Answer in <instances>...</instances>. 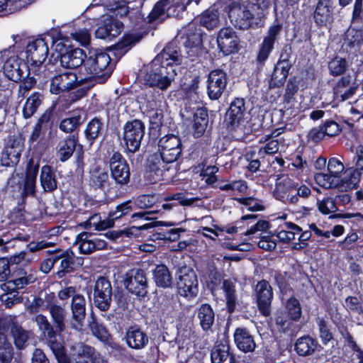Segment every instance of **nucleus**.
I'll return each instance as SVG.
<instances>
[{
    "label": "nucleus",
    "instance_id": "6ab92c4d",
    "mask_svg": "<svg viewBox=\"0 0 363 363\" xmlns=\"http://www.w3.org/2000/svg\"><path fill=\"white\" fill-rule=\"evenodd\" d=\"M336 6L333 0H318L313 13V19L317 27L330 26L336 16Z\"/></svg>",
    "mask_w": 363,
    "mask_h": 363
},
{
    "label": "nucleus",
    "instance_id": "a878e982",
    "mask_svg": "<svg viewBox=\"0 0 363 363\" xmlns=\"http://www.w3.org/2000/svg\"><path fill=\"white\" fill-rule=\"evenodd\" d=\"M9 332L13 340H28L30 338L29 332L11 318H0V340H8Z\"/></svg>",
    "mask_w": 363,
    "mask_h": 363
},
{
    "label": "nucleus",
    "instance_id": "58836bf2",
    "mask_svg": "<svg viewBox=\"0 0 363 363\" xmlns=\"http://www.w3.org/2000/svg\"><path fill=\"white\" fill-rule=\"evenodd\" d=\"M40 163L38 160H35L33 157L28 160L26 168L23 186L37 190L36 183L37 177L39 173Z\"/></svg>",
    "mask_w": 363,
    "mask_h": 363
},
{
    "label": "nucleus",
    "instance_id": "13d9d810",
    "mask_svg": "<svg viewBox=\"0 0 363 363\" xmlns=\"http://www.w3.org/2000/svg\"><path fill=\"white\" fill-rule=\"evenodd\" d=\"M91 236V233L89 232H82L77 235V240L80 242L79 248L81 253L89 255L96 251L92 239H90Z\"/></svg>",
    "mask_w": 363,
    "mask_h": 363
},
{
    "label": "nucleus",
    "instance_id": "603ef678",
    "mask_svg": "<svg viewBox=\"0 0 363 363\" xmlns=\"http://www.w3.org/2000/svg\"><path fill=\"white\" fill-rule=\"evenodd\" d=\"M349 66V62L345 57L336 55L329 61L328 67L331 76L338 77L344 74Z\"/></svg>",
    "mask_w": 363,
    "mask_h": 363
},
{
    "label": "nucleus",
    "instance_id": "6e6552de",
    "mask_svg": "<svg viewBox=\"0 0 363 363\" xmlns=\"http://www.w3.org/2000/svg\"><path fill=\"white\" fill-rule=\"evenodd\" d=\"M174 286H175L177 296L187 301L196 298L199 292V279L196 272L186 266L177 269Z\"/></svg>",
    "mask_w": 363,
    "mask_h": 363
},
{
    "label": "nucleus",
    "instance_id": "aec40b11",
    "mask_svg": "<svg viewBox=\"0 0 363 363\" xmlns=\"http://www.w3.org/2000/svg\"><path fill=\"white\" fill-rule=\"evenodd\" d=\"M23 150V144L21 139L15 135H9L1 152V165L6 167H16L20 161Z\"/></svg>",
    "mask_w": 363,
    "mask_h": 363
},
{
    "label": "nucleus",
    "instance_id": "4c0bfd02",
    "mask_svg": "<svg viewBox=\"0 0 363 363\" xmlns=\"http://www.w3.org/2000/svg\"><path fill=\"white\" fill-rule=\"evenodd\" d=\"M82 113L79 111H74L67 114V116L60 122L59 128L65 133H72L77 131L78 134L80 126L83 124Z\"/></svg>",
    "mask_w": 363,
    "mask_h": 363
},
{
    "label": "nucleus",
    "instance_id": "37998d69",
    "mask_svg": "<svg viewBox=\"0 0 363 363\" xmlns=\"http://www.w3.org/2000/svg\"><path fill=\"white\" fill-rule=\"evenodd\" d=\"M26 253L21 252L18 255L7 257H0V281H6L9 279V274L12 269L16 268L17 264H19L24 259Z\"/></svg>",
    "mask_w": 363,
    "mask_h": 363
},
{
    "label": "nucleus",
    "instance_id": "3c124183",
    "mask_svg": "<svg viewBox=\"0 0 363 363\" xmlns=\"http://www.w3.org/2000/svg\"><path fill=\"white\" fill-rule=\"evenodd\" d=\"M50 313L58 335H62L66 328L65 324V310L58 305L52 304L50 306Z\"/></svg>",
    "mask_w": 363,
    "mask_h": 363
},
{
    "label": "nucleus",
    "instance_id": "f3484780",
    "mask_svg": "<svg viewBox=\"0 0 363 363\" xmlns=\"http://www.w3.org/2000/svg\"><path fill=\"white\" fill-rule=\"evenodd\" d=\"M86 79H78L77 75L73 72H65L51 77L50 91L52 94L58 95L69 91L82 85Z\"/></svg>",
    "mask_w": 363,
    "mask_h": 363
},
{
    "label": "nucleus",
    "instance_id": "423d86ee",
    "mask_svg": "<svg viewBox=\"0 0 363 363\" xmlns=\"http://www.w3.org/2000/svg\"><path fill=\"white\" fill-rule=\"evenodd\" d=\"M84 67L86 73L89 75L88 78L95 83L104 84L111 77L115 64L106 51L91 49L85 58Z\"/></svg>",
    "mask_w": 363,
    "mask_h": 363
},
{
    "label": "nucleus",
    "instance_id": "49530a36",
    "mask_svg": "<svg viewBox=\"0 0 363 363\" xmlns=\"http://www.w3.org/2000/svg\"><path fill=\"white\" fill-rule=\"evenodd\" d=\"M291 65L276 64L269 81L270 88H280L284 86L289 76Z\"/></svg>",
    "mask_w": 363,
    "mask_h": 363
},
{
    "label": "nucleus",
    "instance_id": "b1692460",
    "mask_svg": "<svg viewBox=\"0 0 363 363\" xmlns=\"http://www.w3.org/2000/svg\"><path fill=\"white\" fill-rule=\"evenodd\" d=\"M126 289L135 295L140 300L145 298L148 294V282L145 272L137 269L134 274L127 277L124 281Z\"/></svg>",
    "mask_w": 363,
    "mask_h": 363
},
{
    "label": "nucleus",
    "instance_id": "2f4dec72",
    "mask_svg": "<svg viewBox=\"0 0 363 363\" xmlns=\"http://www.w3.org/2000/svg\"><path fill=\"white\" fill-rule=\"evenodd\" d=\"M152 273V279L157 289L160 290L172 289L174 283L172 274L164 264H157Z\"/></svg>",
    "mask_w": 363,
    "mask_h": 363
},
{
    "label": "nucleus",
    "instance_id": "39448f33",
    "mask_svg": "<svg viewBox=\"0 0 363 363\" xmlns=\"http://www.w3.org/2000/svg\"><path fill=\"white\" fill-rule=\"evenodd\" d=\"M46 254L48 257L40 264L41 271L45 274L49 273L54 265L60 261V266L56 272L59 279H62L67 274L74 272L77 267L83 264L82 259L77 257L70 247L66 250L57 247L52 250H47Z\"/></svg>",
    "mask_w": 363,
    "mask_h": 363
},
{
    "label": "nucleus",
    "instance_id": "ddd939ff",
    "mask_svg": "<svg viewBox=\"0 0 363 363\" xmlns=\"http://www.w3.org/2000/svg\"><path fill=\"white\" fill-rule=\"evenodd\" d=\"M113 290L108 278L100 276L95 281L93 300L94 306L101 311H108L112 301Z\"/></svg>",
    "mask_w": 363,
    "mask_h": 363
},
{
    "label": "nucleus",
    "instance_id": "69168bd1",
    "mask_svg": "<svg viewBox=\"0 0 363 363\" xmlns=\"http://www.w3.org/2000/svg\"><path fill=\"white\" fill-rule=\"evenodd\" d=\"M326 136L331 138L338 135L342 130V126L333 119H327L322 123Z\"/></svg>",
    "mask_w": 363,
    "mask_h": 363
},
{
    "label": "nucleus",
    "instance_id": "7ed1b4c3",
    "mask_svg": "<svg viewBox=\"0 0 363 363\" xmlns=\"http://www.w3.org/2000/svg\"><path fill=\"white\" fill-rule=\"evenodd\" d=\"M311 195L309 184L288 175L276 180L273 197L284 204H297L300 199H307Z\"/></svg>",
    "mask_w": 363,
    "mask_h": 363
},
{
    "label": "nucleus",
    "instance_id": "bf43d9fd",
    "mask_svg": "<svg viewBox=\"0 0 363 363\" xmlns=\"http://www.w3.org/2000/svg\"><path fill=\"white\" fill-rule=\"evenodd\" d=\"M35 320L39 326L40 330L43 332L44 336L50 339L55 338L58 335L57 330L54 329L45 315L39 314L36 316Z\"/></svg>",
    "mask_w": 363,
    "mask_h": 363
},
{
    "label": "nucleus",
    "instance_id": "dca6fc26",
    "mask_svg": "<svg viewBox=\"0 0 363 363\" xmlns=\"http://www.w3.org/2000/svg\"><path fill=\"white\" fill-rule=\"evenodd\" d=\"M157 145L158 151L170 163L177 161L182 157L183 145L180 137L177 135H165L159 139Z\"/></svg>",
    "mask_w": 363,
    "mask_h": 363
},
{
    "label": "nucleus",
    "instance_id": "09e8293b",
    "mask_svg": "<svg viewBox=\"0 0 363 363\" xmlns=\"http://www.w3.org/2000/svg\"><path fill=\"white\" fill-rule=\"evenodd\" d=\"M108 180V172L98 166L91 172L89 182L90 186L94 189L103 190Z\"/></svg>",
    "mask_w": 363,
    "mask_h": 363
},
{
    "label": "nucleus",
    "instance_id": "864d4df0",
    "mask_svg": "<svg viewBox=\"0 0 363 363\" xmlns=\"http://www.w3.org/2000/svg\"><path fill=\"white\" fill-rule=\"evenodd\" d=\"M314 179L315 183L324 189H338L339 178L335 177L330 173L318 172L314 174Z\"/></svg>",
    "mask_w": 363,
    "mask_h": 363
},
{
    "label": "nucleus",
    "instance_id": "5fc2aeb1",
    "mask_svg": "<svg viewBox=\"0 0 363 363\" xmlns=\"http://www.w3.org/2000/svg\"><path fill=\"white\" fill-rule=\"evenodd\" d=\"M199 23L200 25L199 26H203L208 30H212L217 27L219 23L217 11L209 9L204 11L200 16Z\"/></svg>",
    "mask_w": 363,
    "mask_h": 363
},
{
    "label": "nucleus",
    "instance_id": "a18cd8bd",
    "mask_svg": "<svg viewBox=\"0 0 363 363\" xmlns=\"http://www.w3.org/2000/svg\"><path fill=\"white\" fill-rule=\"evenodd\" d=\"M20 276L21 277L10 279L8 281V283L2 284L1 289L6 292L12 294L23 289L26 286L34 281L33 275L29 274L27 276L26 271H21Z\"/></svg>",
    "mask_w": 363,
    "mask_h": 363
},
{
    "label": "nucleus",
    "instance_id": "20e7f679",
    "mask_svg": "<svg viewBox=\"0 0 363 363\" xmlns=\"http://www.w3.org/2000/svg\"><path fill=\"white\" fill-rule=\"evenodd\" d=\"M227 8L230 22L239 30L256 28L263 25L265 17L259 13V6L252 3L232 1Z\"/></svg>",
    "mask_w": 363,
    "mask_h": 363
},
{
    "label": "nucleus",
    "instance_id": "680f3d73",
    "mask_svg": "<svg viewBox=\"0 0 363 363\" xmlns=\"http://www.w3.org/2000/svg\"><path fill=\"white\" fill-rule=\"evenodd\" d=\"M318 209L323 215H329L335 213L338 209L335 206V200L331 196H327L322 200L317 201Z\"/></svg>",
    "mask_w": 363,
    "mask_h": 363
},
{
    "label": "nucleus",
    "instance_id": "8fccbe9b",
    "mask_svg": "<svg viewBox=\"0 0 363 363\" xmlns=\"http://www.w3.org/2000/svg\"><path fill=\"white\" fill-rule=\"evenodd\" d=\"M359 26L351 23L345 33V40L351 48L363 45V28H359Z\"/></svg>",
    "mask_w": 363,
    "mask_h": 363
},
{
    "label": "nucleus",
    "instance_id": "e2e57ef3",
    "mask_svg": "<svg viewBox=\"0 0 363 363\" xmlns=\"http://www.w3.org/2000/svg\"><path fill=\"white\" fill-rule=\"evenodd\" d=\"M48 343L59 363H70L69 357L67 355L62 342H48Z\"/></svg>",
    "mask_w": 363,
    "mask_h": 363
},
{
    "label": "nucleus",
    "instance_id": "0e129e2a",
    "mask_svg": "<svg viewBox=\"0 0 363 363\" xmlns=\"http://www.w3.org/2000/svg\"><path fill=\"white\" fill-rule=\"evenodd\" d=\"M223 281L221 275L218 272L209 275L208 279L206 282V286L213 296L217 295V291L220 289V284H223Z\"/></svg>",
    "mask_w": 363,
    "mask_h": 363
},
{
    "label": "nucleus",
    "instance_id": "c756f323",
    "mask_svg": "<svg viewBox=\"0 0 363 363\" xmlns=\"http://www.w3.org/2000/svg\"><path fill=\"white\" fill-rule=\"evenodd\" d=\"M177 295L173 292L161 291L160 303V316L166 320L174 318L177 316L179 310Z\"/></svg>",
    "mask_w": 363,
    "mask_h": 363
},
{
    "label": "nucleus",
    "instance_id": "e433bc0d",
    "mask_svg": "<svg viewBox=\"0 0 363 363\" xmlns=\"http://www.w3.org/2000/svg\"><path fill=\"white\" fill-rule=\"evenodd\" d=\"M94 354L93 347L85 345L83 342H74L70 346L69 355L77 363H89Z\"/></svg>",
    "mask_w": 363,
    "mask_h": 363
},
{
    "label": "nucleus",
    "instance_id": "774afa93",
    "mask_svg": "<svg viewBox=\"0 0 363 363\" xmlns=\"http://www.w3.org/2000/svg\"><path fill=\"white\" fill-rule=\"evenodd\" d=\"M225 346L222 344L216 345L211 351L212 363H223L228 357V351L225 349Z\"/></svg>",
    "mask_w": 363,
    "mask_h": 363
},
{
    "label": "nucleus",
    "instance_id": "9b49d317",
    "mask_svg": "<svg viewBox=\"0 0 363 363\" xmlns=\"http://www.w3.org/2000/svg\"><path fill=\"white\" fill-rule=\"evenodd\" d=\"M169 224L163 221H150L140 225L139 229H141L143 235L146 237L147 240H164L169 242H174L179 240L180 233L184 232V228H172L169 230H164L160 228L161 226H169Z\"/></svg>",
    "mask_w": 363,
    "mask_h": 363
},
{
    "label": "nucleus",
    "instance_id": "4d7b16f0",
    "mask_svg": "<svg viewBox=\"0 0 363 363\" xmlns=\"http://www.w3.org/2000/svg\"><path fill=\"white\" fill-rule=\"evenodd\" d=\"M139 226H132L130 228H125L123 230H110L107 232L105 235L107 238L111 240H116L117 239L121 238L123 235H125V237H130V236H139L143 234V232H141V229H139Z\"/></svg>",
    "mask_w": 363,
    "mask_h": 363
},
{
    "label": "nucleus",
    "instance_id": "2eb2a0df",
    "mask_svg": "<svg viewBox=\"0 0 363 363\" xmlns=\"http://www.w3.org/2000/svg\"><path fill=\"white\" fill-rule=\"evenodd\" d=\"M246 112L245 101L243 98H235L230 104L224 118L223 125L230 131H235L244 121Z\"/></svg>",
    "mask_w": 363,
    "mask_h": 363
},
{
    "label": "nucleus",
    "instance_id": "473e14b6",
    "mask_svg": "<svg viewBox=\"0 0 363 363\" xmlns=\"http://www.w3.org/2000/svg\"><path fill=\"white\" fill-rule=\"evenodd\" d=\"M39 179L44 192L52 193L57 189L58 181L56 170L52 166L43 165L40 169Z\"/></svg>",
    "mask_w": 363,
    "mask_h": 363
},
{
    "label": "nucleus",
    "instance_id": "f8f14e48",
    "mask_svg": "<svg viewBox=\"0 0 363 363\" xmlns=\"http://www.w3.org/2000/svg\"><path fill=\"white\" fill-rule=\"evenodd\" d=\"M26 60L34 67H38V71L43 68V72L49 71L43 62L48 57L49 48L45 38H38L28 43L26 48Z\"/></svg>",
    "mask_w": 363,
    "mask_h": 363
},
{
    "label": "nucleus",
    "instance_id": "a19ab883",
    "mask_svg": "<svg viewBox=\"0 0 363 363\" xmlns=\"http://www.w3.org/2000/svg\"><path fill=\"white\" fill-rule=\"evenodd\" d=\"M196 313L202 330H210L215 321V311L212 306L207 303H202L196 308Z\"/></svg>",
    "mask_w": 363,
    "mask_h": 363
},
{
    "label": "nucleus",
    "instance_id": "f03ea898",
    "mask_svg": "<svg viewBox=\"0 0 363 363\" xmlns=\"http://www.w3.org/2000/svg\"><path fill=\"white\" fill-rule=\"evenodd\" d=\"M302 315L299 301L294 296L288 298L285 303V310L277 311L274 321L277 330L286 340H294L301 327L296 323Z\"/></svg>",
    "mask_w": 363,
    "mask_h": 363
},
{
    "label": "nucleus",
    "instance_id": "cd10ccee",
    "mask_svg": "<svg viewBox=\"0 0 363 363\" xmlns=\"http://www.w3.org/2000/svg\"><path fill=\"white\" fill-rule=\"evenodd\" d=\"M3 69L4 74L10 80L18 82L22 80L23 74L28 71L29 63L26 60L13 56L5 61Z\"/></svg>",
    "mask_w": 363,
    "mask_h": 363
},
{
    "label": "nucleus",
    "instance_id": "6e6d98bb",
    "mask_svg": "<svg viewBox=\"0 0 363 363\" xmlns=\"http://www.w3.org/2000/svg\"><path fill=\"white\" fill-rule=\"evenodd\" d=\"M289 277L290 276L287 272H274V282L282 295H286L288 292L293 291L289 281Z\"/></svg>",
    "mask_w": 363,
    "mask_h": 363
},
{
    "label": "nucleus",
    "instance_id": "412c9836",
    "mask_svg": "<svg viewBox=\"0 0 363 363\" xmlns=\"http://www.w3.org/2000/svg\"><path fill=\"white\" fill-rule=\"evenodd\" d=\"M282 29V25L279 23L271 26L267 31V35L264 37L262 42L259 46L256 57V63L259 67L265 65L270 54L274 48V44L277 40V36Z\"/></svg>",
    "mask_w": 363,
    "mask_h": 363
},
{
    "label": "nucleus",
    "instance_id": "052dcab7",
    "mask_svg": "<svg viewBox=\"0 0 363 363\" xmlns=\"http://www.w3.org/2000/svg\"><path fill=\"white\" fill-rule=\"evenodd\" d=\"M89 327L93 335L99 340H109V338H111L109 331L106 326L96 320H94L89 324Z\"/></svg>",
    "mask_w": 363,
    "mask_h": 363
},
{
    "label": "nucleus",
    "instance_id": "9d476101",
    "mask_svg": "<svg viewBox=\"0 0 363 363\" xmlns=\"http://www.w3.org/2000/svg\"><path fill=\"white\" fill-rule=\"evenodd\" d=\"M107 164L110 177L116 186L123 188L130 182V167L127 160L119 150H113L109 156Z\"/></svg>",
    "mask_w": 363,
    "mask_h": 363
},
{
    "label": "nucleus",
    "instance_id": "1a4fd4ad",
    "mask_svg": "<svg viewBox=\"0 0 363 363\" xmlns=\"http://www.w3.org/2000/svg\"><path fill=\"white\" fill-rule=\"evenodd\" d=\"M52 48L57 54L56 57L60 58V62L65 64L67 67L84 66L87 54L82 49L74 48L68 38L52 39Z\"/></svg>",
    "mask_w": 363,
    "mask_h": 363
},
{
    "label": "nucleus",
    "instance_id": "338daca9",
    "mask_svg": "<svg viewBox=\"0 0 363 363\" xmlns=\"http://www.w3.org/2000/svg\"><path fill=\"white\" fill-rule=\"evenodd\" d=\"M318 326L320 337L322 340H333V335L330 325L323 318H318L316 320Z\"/></svg>",
    "mask_w": 363,
    "mask_h": 363
},
{
    "label": "nucleus",
    "instance_id": "a211bd4d",
    "mask_svg": "<svg viewBox=\"0 0 363 363\" xmlns=\"http://www.w3.org/2000/svg\"><path fill=\"white\" fill-rule=\"evenodd\" d=\"M228 79L227 73L222 69H214L208 73L206 93L211 100H218L221 97L226 89Z\"/></svg>",
    "mask_w": 363,
    "mask_h": 363
},
{
    "label": "nucleus",
    "instance_id": "4468645a",
    "mask_svg": "<svg viewBox=\"0 0 363 363\" xmlns=\"http://www.w3.org/2000/svg\"><path fill=\"white\" fill-rule=\"evenodd\" d=\"M56 106V104L52 103L37 119L28 138L30 144L43 139L47 130L52 128L55 125Z\"/></svg>",
    "mask_w": 363,
    "mask_h": 363
},
{
    "label": "nucleus",
    "instance_id": "c85d7f7f",
    "mask_svg": "<svg viewBox=\"0 0 363 363\" xmlns=\"http://www.w3.org/2000/svg\"><path fill=\"white\" fill-rule=\"evenodd\" d=\"M137 209V206L134 201L128 200L116 207L115 211H111V216L113 217V219L119 223L123 218L126 216H130L133 220H135L139 218H144L147 220L146 216L150 215L152 212L143 210L140 212H134Z\"/></svg>",
    "mask_w": 363,
    "mask_h": 363
},
{
    "label": "nucleus",
    "instance_id": "393cba45",
    "mask_svg": "<svg viewBox=\"0 0 363 363\" xmlns=\"http://www.w3.org/2000/svg\"><path fill=\"white\" fill-rule=\"evenodd\" d=\"M217 45L224 55L238 52L239 40L235 31L230 27L221 28L218 33Z\"/></svg>",
    "mask_w": 363,
    "mask_h": 363
},
{
    "label": "nucleus",
    "instance_id": "de8ad7c7",
    "mask_svg": "<svg viewBox=\"0 0 363 363\" xmlns=\"http://www.w3.org/2000/svg\"><path fill=\"white\" fill-rule=\"evenodd\" d=\"M71 309L73 319L80 323L86 315V301L83 295L77 294L74 295L71 303Z\"/></svg>",
    "mask_w": 363,
    "mask_h": 363
},
{
    "label": "nucleus",
    "instance_id": "c9c22d12",
    "mask_svg": "<svg viewBox=\"0 0 363 363\" xmlns=\"http://www.w3.org/2000/svg\"><path fill=\"white\" fill-rule=\"evenodd\" d=\"M208 109L204 106L199 107L194 114L192 125L194 138H199L204 135L208 127Z\"/></svg>",
    "mask_w": 363,
    "mask_h": 363
},
{
    "label": "nucleus",
    "instance_id": "79ce46f5",
    "mask_svg": "<svg viewBox=\"0 0 363 363\" xmlns=\"http://www.w3.org/2000/svg\"><path fill=\"white\" fill-rule=\"evenodd\" d=\"M362 172L352 168L345 172V177L339 178L338 190L348 191L359 186Z\"/></svg>",
    "mask_w": 363,
    "mask_h": 363
},
{
    "label": "nucleus",
    "instance_id": "ea45409f",
    "mask_svg": "<svg viewBox=\"0 0 363 363\" xmlns=\"http://www.w3.org/2000/svg\"><path fill=\"white\" fill-rule=\"evenodd\" d=\"M45 96L39 91L33 92L26 100L22 108V116L24 119H29L38 111L43 104Z\"/></svg>",
    "mask_w": 363,
    "mask_h": 363
},
{
    "label": "nucleus",
    "instance_id": "5701e85b",
    "mask_svg": "<svg viewBox=\"0 0 363 363\" xmlns=\"http://www.w3.org/2000/svg\"><path fill=\"white\" fill-rule=\"evenodd\" d=\"M256 303L259 313L268 317L272 313V302L274 297L273 290L269 281L262 279L255 287Z\"/></svg>",
    "mask_w": 363,
    "mask_h": 363
},
{
    "label": "nucleus",
    "instance_id": "f704fd0d",
    "mask_svg": "<svg viewBox=\"0 0 363 363\" xmlns=\"http://www.w3.org/2000/svg\"><path fill=\"white\" fill-rule=\"evenodd\" d=\"M302 231V228L292 222H286L274 230L272 235H275L277 241L284 244H289L295 240L296 235Z\"/></svg>",
    "mask_w": 363,
    "mask_h": 363
},
{
    "label": "nucleus",
    "instance_id": "7c9ffc66",
    "mask_svg": "<svg viewBox=\"0 0 363 363\" xmlns=\"http://www.w3.org/2000/svg\"><path fill=\"white\" fill-rule=\"evenodd\" d=\"M106 130L103 118L94 116L86 125L84 134L89 145H92L99 138L105 135Z\"/></svg>",
    "mask_w": 363,
    "mask_h": 363
},
{
    "label": "nucleus",
    "instance_id": "c03bdc74",
    "mask_svg": "<svg viewBox=\"0 0 363 363\" xmlns=\"http://www.w3.org/2000/svg\"><path fill=\"white\" fill-rule=\"evenodd\" d=\"M221 289L225 295L226 311L229 314H233L237 306L235 285L230 279H223Z\"/></svg>",
    "mask_w": 363,
    "mask_h": 363
},
{
    "label": "nucleus",
    "instance_id": "72a5a7b5",
    "mask_svg": "<svg viewBox=\"0 0 363 363\" xmlns=\"http://www.w3.org/2000/svg\"><path fill=\"white\" fill-rule=\"evenodd\" d=\"M79 142L78 134L66 136L57 145V155L61 162L67 161L73 155Z\"/></svg>",
    "mask_w": 363,
    "mask_h": 363
},
{
    "label": "nucleus",
    "instance_id": "0eeeda50",
    "mask_svg": "<svg viewBox=\"0 0 363 363\" xmlns=\"http://www.w3.org/2000/svg\"><path fill=\"white\" fill-rule=\"evenodd\" d=\"M121 144L127 155L139 151L145 135V124L138 118L128 120L123 125Z\"/></svg>",
    "mask_w": 363,
    "mask_h": 363
},
{
    "label": "nucleus",
    "instance_id": "bb28decb",
    "mask_svg": "<svg viewBox=\"0 0 363 363\" xmlns=\"http://www.w3.org/2000/svg\"><path fill=\"white\" fill-rule=\"evenodd\" d=\"M123 23L113 16H108L95 30L96 38L112 40L118 36L123 29Z\"/></svg>",
    "mask_w": 363,
    "mask_h": 363
},
{
    "label": "nucleus",
    "instance_id": "f257e3e1",
    "mask_svg": "<svg viewBox=\"0 0 363 363\" xmlns=\"http://www.w3.org/2000/svg\"><path fill=\"white\" fill-rule=\"evenodd\" d=\"M205 35L200 26L194 23L183 27L150 62L145 77L146 84L162 91L167 90L177 75L176 66L182 63L181 46L186 58L191 62L196 61L205 52L203 44Z\"/></svg>",
    "mask_w": 363,
    "mask_h": 363
},
{
    "label": "nucleus",
    "instance_id": "4be33fe9",
    "mask_svg": "<svg viewBox=\"0 0 363 363\" xmlns=\"http://www.w3.org/2000/svg\"><path fill=\"white\" fill-rule=\"evenodd\" d=\"M171 164L164 160L160 151L150 154L146 162V174L151 183H157L163 179L164 173L168 171V164Z\"/></svg>",
    "mask_w": 363,
    "mask_h": 363
}]
</instances>
